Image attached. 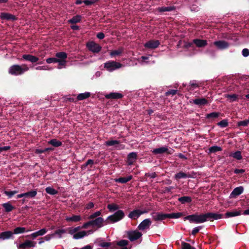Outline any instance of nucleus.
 Segmentation results:
<instances>
[{"mask_svg":"<svg viewBox=\"0 0 249 249\" xmlns=\"http://www.w3.org/2000/svg\"><path fill=\"white\" fill-rule=\"evenodd\" d=\"M43 234H28L23 237V242L20 243L18 246V249H29L34 248L36 245V242L35 240L38 235Z\"/></svg>","mask_w":249,"mask_h":249,"instance_id":"1","label":"nucleus"},{"mask_svg":"<svg viewBox=\"0 0 249 249\" xmlns=\"http://www.w3.org/2000/svg\"><path fill=\"white\" fill-rule=\"evenodd\" d=\"M107 224H109V223L108 221L107 220V218L105 220L103 217H99L84 223L82 227L83 228H87L88 227L90 226L92 228L99 229Z\"/></svg>","mask_w":249,"mask_h":249,"instance_id":"2","label":"nucleus"},{"mask_svg":"<svg viewBox=\"0 0 249 249\" xmlns=\"http://www.w3.org/2000/svg\"><path fill=\"white\" fill-rule=\"evenodd\" d=\"M29 67L25 64L22 65H14L9 69V73L11 75H18L24 73L29 70Z\"/></svg>","mask_w":249,"mask_h":249,"instance_id":"3","label":"nucleus"},{"mask_svg":"<svg viewBox=\"0 0 249 249\" xmlns=\"http://www.w3.org/2000/svg\"><path fill=\"white\" fill-rule=\"evenodd\" d=\"M185 219L189 220L191 222L200 223L204 222L207 220V213L202 214H192L188 215L184 218Z\"/></svg>","mask_w":249,"mask_h":249,"instance_id":"4","label":"nucleus"},{"mask_svg":"<svg viewBox=\"0 0 249 249\" xmlns=\"http://www.w3.org/2000/svg\"><path fill=\"white\" fill-rule=\"evenodd\" d=\"M125 216L124 213L123 211L121 210H118L113 214L109 215L107 217V220L110 224L117 222L123 219Z\"/></svg>","mask_w":249,"mask_h":249,"instance_id":"5","label":"nucleus"},{"mask_svg":"<svg viewBox=\"0 0 249 249\" xmlns=\"http://www.w3.org/2000/svg\"><path fill=\"white\" fill-rule=\"evenodd\" d=\"M122 66V64L114 61H108L104 63V68L108 71H113Z\"/></svg>","mask_w":249,"mask_h":249,"instance_id":"6","label":"nucleus"},{"mask_svg":"<svg viewBox=\"0 0 249 249\" xmlns=\"http://www.w3.org/2000/svg\"><path fill=\"white\" fill-rule=\"evenodd\" d=\"M87 47L90 51L94 53H98L102 49V47L94 41L88 42L87 44Z\"/></svg>","mask_w":249,"mask_h":249,"instance_id":"7","label":"nucleus"},{"mask_svg":"<svg viewBox=\"0 0 249 249\" xmlns=\"http://www.w3.org/2000/svg\"><path fill=\"white\" fill-rule=\"evenodd\" d=\"M105 145L107 146H114L116 150H120L124 148V144H120L118 140H109L105 142Z\"/></svg>","mask_w":249,"mask_h":249,"instance_id":"8","label":"nucleus"},{"mask_svg":"<svg viewBox=\"0 0 249 249\" xmlns=\"http://www.w3.org/2000/svg\"><path fill=\"white\" fill-rule=\"evenodd\" d=\"M213 45H215L217 49L220 50L228 49L230 46V44L225 40H218L213 42Z\"/></svg>","mask_w":249,"mask_h":249,"instance_id":"9","label":"nucleus"},{"mask_svg":"<svg viewBox=\"0 0 249 249\" xmlns=\"http://www.w3.org/2000/svg\"><path fill=\"white\" fill-rule=\"evenodd\" d=\"M160 45L158 40H150L144 44V47L147 49H154L157 48Z\"/></svg>","mask_w":249,"mask_h":249,"instance_id":"10","label":"nucleus"},{"mask_svg":"<svg viewBox=\"0 0 249 249\" xmlns=\"http://www.w3.org/2000/svg\"><path fill=\"white\" fill-rule=\"evenodd\" d=\"M152 218L156 221H162L168 218L167 213L154 212L152 213Z\"/></svg>","mask_w":249,"mask_h":249,"instance_id":"11","label":"nucleus"},{"mask_svg":"<svg viewBox=\"0 0 249 249\" xmlns=\"http://www.w3.org/2000/svg\"><path fill=\"white\" fill-rule=\"evenodd\" d=\"M151 152L155 155L162 154L165 153L171 154V152L169 151L167 146H164L159 148L153 149L151 150Z\"/></svg>","mask_w":249,"mask_h":249,"instance_id":"12","label":"nucleus"},{"mask_svg":"<svg viewBox=\"0 0 249 249\" xmlns=\"http://www.w3.org/2000/svg\"><path fill=\"white\" fill-rule=\"evenodd\" d=\"M31 231V230L27 229L25 227H17L14 229L13 233H24ZM0 233H13V232L8 231L1 232Z\"/></svg>","mask_w":249,"mask_h":249,"instance_id":"13","label":"nucleus"},{"mask_svg":"<svg viewBox=\"0 0 249 249\" xmlns=\"http://www.w3.org/2000/svg\"><path fill=\"white\" fill-rule=\"evenodd\" d=\"M151 224V221L149 218L143 220L138 226L139 230L143 231L148 229Z\"/></svg>","mask_w":249,"mask_h":249,"instance_id":"14","label":"nucleus"},{"mask_svg":"<svg viewBox=\"0 0 249 249\" xmlns=\"http://www.w3.org/2000/svg\"><path fill=\"white\" fill-rule=\"evenodd\" d=\"M144 212L140 210L136 209L131 211L128 215V217L131 219L138 218Z\"/></svg>","mask_w":249,"mask_h":249,"instance_id":"15","label":"nucleus"},{"mask_svg":"<svg viewBox=\"0 0 249 249\" xmlns=\"http://www.w3.org/2000/svg\"><path fill=\"white\" fill-rule=\"evenodd\" d=\"M244 191V188L243 186H240L235 188L230 194V198H235L236 196L240 195Z\"/></svg>","mask_w":249,"mask_h":249,"instance_id":"16","label":"nucleus"},{"mask_svg":"<svg viewBox=\"0 0 249 249\" xmlns=\"http://www.w3.org/2000/svg\"><path fill=\"white\" fill-rule=\"evenodd\" d=\"M0 18L1 19H5L7 20L15 21L17 20V18L10 13H1L0 14Z\"/></svg>","mask_w":249,"mask_h":249,"instance_id":"17","label":"nucleus"},{"mask_svg":"<svg viewBox=\"0 0 249 249\" xmlns=\"http://www.w3.org/2000/svg\"><path fill=\"white\" fill-rule=\"evenodd\" d=\"M137 159V153L132 152L129 153L127 155V164L129 165H132Z\"/></svg>","mask_w":249,"mask_h":249,"instance_id":"18","label":"nucleus"},{"mask_svg":"<svg viewBox=\"0 0 249 249\" xmlns=\"http://www.w3.org/2000/svg\"><path fill=\"white\" fill-rule=\"evenodd\" d=\"M128 243V241L124 239H122L115 242H114V245L111 246V249H116L117 248V246L120 247H127Z\"/></svg>","mask_w":249,"mask_h":249,"instance_id":"19","label":"nucleus"},{"mask_svg":"<svg viewBox=\"0 0 249 249\" xmlns=\"http://www.w3.org/2000/svg\"><path fill=\"white\" fill-rule=\"evenodd\" d=\"M106 99H119L123 97V95L120 92H110L105 95Z\"/></svg>","mask_w":249,"mask_h":249,"instance_id":"20","label":"nucleus"},{"mask_svg":"<svg viewBox=\"0 0 249 249\" xmlns=\"http://www.w3.org/2000/svg\"><path fill=\"white\" fill-rule=\"evenodd\" d=\"M208 221H213V220L220 219L222 217V214L217 213H207Z\"/></svg>","mask_w":249,"mask_h":249,"instance_id":"21","label":"nucleus"},{"mask_svg":"<svg viewBox=\"0 0 249 249\" xmlns=\"http://www.w3.org/2000/svg\"><path fill=\"white\" fill-rule=\"evenodd\" d=\"M176 9L174 6L159 7L156 9V11L159 13H162L165 12H171Z\"/></svg>","mask_w":249,"mask_h":249,"instance_id":"22","label":"nucleus"},{"mask_svg":"<svg viewBox=\"0 0 249 249\" xmlns=\"http://www.w3.org/2000/svg\"><path fill=\"white\" fill-rule=\"evenodd\" d=\"M22 58L24 60L33 63L37 62L39 60L38 57L31 54H23L22 55Z\"/></svg>","mask_w":249,"mask_h":249,"instance_id":"23","label":"nucleus"},{"mask_svg":"<svg viewBox=\"0 0 249 249\" xmlns=\"http://www.w3.org/2000/svg\"><path fill=\"white\" fill-rule=\"evenodd\" d=\"M192 42L198 48L204 47L207 45V41L204 39H194Z\"/></svg>","mask_w":249,"mask_h":249,"instance_id":"24","label":"nucleus"},{"mask_svg":"<svg viewBox=\"0 0 249 249\" xmlns=\"http://www.w3.org/2000/svg\"><path fill=\"white\" fill-rule=\"evenodd\" d=\"M82 219L80 215H72L71 216H67L66 220L69 222H77L80 221Z\"/></svg>","mask_w":249,"mask_h":249,"instance_id":"25","label":"nucleus"},{"mask_svg":"<svg viewBox=\"0 0 249 249\" xmlns=\"http://www.w3.org/2000/svg\"><path fill=\"white\" fill-rule=\"evenodd\" d=\"M132 176L130 175L125 177H121L118 178H116L115 181L116 182L121 183H125L132 179Z\"/></svg>","mask_w":249,"mask_h":249,"instance_id":"26","label":"nucleus"},{"mask_svg":"<svg viewBox=\"0 0 249 249\" xmlns=\"http://www.w3.org/2000/svg\"><path fill=\"white\" fill-rule=\"evenodd\" d=\"M90 95V92L88 91L84 93H79L77 95L76 99L77 101H82L89 98Z\"/></svg>","mask_w":249,"mask_h":249,"instance_id":"27","label":"nucleus"},{"mask_svg":"<svg viewBox=\"0 0 249 249\" xmlns=\"http://www.w3.org/2000/svg\"><path fill=\"white\" fill-rule=\"evenodd\" d=\"M193 103L198 106H203L208 104V101L204 98H196L193 100Z\"/></svg>","mask_w":249,"mask_h":249,"instance_id":"28","label":"nucleus"},{"mask_svg":"<svg viewBox=\"0 0 249 249\" xmlns=\"http://www.w3.org/2000/svg\"><path fill=\"white\" fill-rule=\"evenodd\" d=\"M241 214L240 211H230L227 212L225 214V218H230L231 217L236 216Z\"/></svg>","mask_w":249,"mask_h":249,"instance_id":"29","label":"nucleus"},{"mask_svg":"<svg viewBox=\"0 0 249 249\" xmlns=\"http://www.w3.org/2000/svg\"><path fill=\"white\" fill-rule=\"evenodd\" d=\"M178 200L181 204L190 203L192 202V198L189 196H184L179 197Z\"/></svg>","mask_w":249,"mask_h":249,"instance_id":"30","label":"nucleus"},{"mask_svg":"<svg viewBox=\"0 0 249 249\" xmlns=\"http://www.w3.org/2000/svg\"><path fill=\"white\" fill-rule=\"evenodd\" d=\"M80 227H71L68 229V233H87L86 231H78Z\"/></svg>","mask_w":249,"mask_h":249,"instance_id":"31","label":"nucleus"},{"mask_svg":"<svg viewBox=\"0 0 249 249\" xmlns=\"http://www.w3.org/2000/svg\"><path fill=\"white\" fill-rule=\"evenodd\" d=\"M48 143L51 144L54 147H57L61 146L62 145V143L61 141L57 140L56 139H53L48 141Z\"/></svg>","mask_w":249,"mask_h":249,"instance_id":"32","label":"nucleus"},{"mask_svg":"<svg viewBox=\"0 0 249 249\" xmlns=\"http://www.w3.org/2000/svg\"><path fill=\"white\" fill-rule=\"evenodd\" d=\"M189 178H190V176L189 175H187V174L182 172H178L175 175V178L176 179Z\"/></svg>","mask_w":249,"mask_h":249,"instance_id":"33","label":"nucleus"},{"mask_svg":"<svg viewBox=\"0 0 249 249\" xmlns=\"http://www.w3.org/2000/svg\"><path fill=\"white\" fill-rule=\"evenodd\" d=\"M229 157H233L237 160H241L242 159L241 152L240 151H237L235 152L230 153Z\"/></svg>","mask_w":249,"mask_h":249,"instance_id":"34","label":"nucleus"},{"mask_svg":"<svg viewBox=\"0 0 249 249\" xmlns=\"http://www.w3.org/2000/svg\"><path fill=\"white\" fill-rule=\"evenodd\" d=\"M182 213H167V216L169 218L177 219L180 218L183 215Z\"/></svg>","mask_w":249,"mask_h":249,"instance_id":"35","label":"nucleus"},{"mask_svg":"<svg viewBox=\"0 0 249 249\" xmlns=\"http://www.w3.org/2000/svg\"><path fill=\"white\" fill-rule=\"evenodd\" d=\"M225 97L228 98L230 102H233L237 100L238 95L236 94H225Z\"/></svg>","mask_w":249,"mask_h":249,"instance_id":"36","label":"nucleus"},{"mask_svg":"<svg viewBox=\"0 0 249 249\" xmlns=\"http://www.w3.org/2000/svg\"><path fill=\"white\" fill-rule=\"evenodd\" d=\"M119 206L115 203L109 204L107 205V208L110 212H113L119 209Z\"/></svg>","mask_w":249,"mask_h":249,"instance_id":"37","label":"nucleus"},{"mask_svg":"<svg viewBox=\"0 0 249 249\" xmlns=\"http://www.w3.org/2000/svg\"><path fill=\"white\" fill-rule=\"evenodd\" d=\"M46 192L50 195H55L58 194V191L51 187H47L45 188Z\"/></svg>","mask_w":249,"mask_h":249,"instance_id":"38","label":"nucleus"},{"mask_svg":"<svg viewBox=\"0 0 249 249\" xmlns=\"http://www.w3.org/2000/svg\"><path fill=\"white\" fill-rule=\"evenodd\" d=\"M2 206L6 212H10L14 209V207L9 202L3 203Z\"/></svg>","mask_w":249,"mask_h":249,"instance_id":"39","label":"nucleus"},{"mask_svg":"<svg viewBox=\"0 0 249 249\" xmlns=\"http://www.w3.org/2000/svg\"><path fill=\"white\" fill-rule=\"evenodd\" d=\"M81 19V16L80 15H76L73 17L71 19L69 20L70 23H76L79 22Z\"/></svg>","mask_w":249,"mask_h":249,"instance_id":"40","label":"nucleus"},{"mask_svg":"<svg viewBox=\"0 0 249 249\" xmlns=\"http://www.w3.org/2000/svg\"><path fill=\"white\" fill-rule=\"evenodd\" d=\"M55 56L57 59L60 60H66L67 57V54L63 52L57 53L55 54Z\"/></svg>","mask_w":249,"mask_h":249,"instance_id":"41","label":"nucleus"},{"mask_svg":"<svg viewBox=\"0 0 249 249\" xmlns=\"http://www.w3.org/2000/svg\"><path fill=\"white\" fill-rule=\"evenodd\" d=\"M221 147L217 145L212 146L209 148V152L211 153H215L218 151H221Z\"/></svg>","mask_w":249,"mask_h":249,"instance_id":"42","label":"nucleus"},{"mask_svg":"<svg viewBox=\"0 0 249 249\" xmlns=\"http://www.w3.org/2000/svg\"><path fill=\"white\" fill-rule=\"evenodd\" d=\"M123 52V48H119L118 50H113V51L110 52L109 54H110V56L113 57L114 56L120 55Z\"/></svg>","mask_w":249,"mask_h":249,"instance_id":"43","label":"nucleus"},{"mask_svg":"<svg viewBox=\"0 0 249 249\" xmlns=\"http://www.w3.org/2000/svg\"><path fill=\"white\" fill-rule=\"evenodd\" d=\"M36 195L37 191L36 190L25 193L26 197L28 198H34L36 196Z\"/></svg>","mask_w":249,"mask_h":249,"instance_id":"44","label":"nucleus"},{"mask_svg":"<svg viewBox=\"0 0 249 249\" xmlns=\"http://www.w3.org/2000/svg\"><path fill=\"white\" fill-rule=\"evenodd\" d=\"M142 234H128L127 238L132 242L139 239Z\"/></svg>","mask_w":249,"mask_h":249,"instance_id":"45","label":"nucleus"},{"mask_svg":"<svg viewBox=\"0 0 249 249\" xmlns=\"http://www.w3.org/2000/svg\"><path fill=\"white\" fill-rule=\"evenodd\" d=\"M55 234H47L44 237H41L38 239L39 240L38 244H41L44 242V241H49L51 238L52 236L54 235Z\"/></svg>","mask_w":249,"mask_h":249,"instance_id":"46","label":"nucleus"},{"mask_svg":"<svg viewBox=\"0 0 249 249\" xmlns=\"http://www.w3.org/2000/svg\"><path fill=\"white\" fill-rule=\"evenodd\" d=\"M101 213H102L101 210L96 211L95 213H92L91 214H90V215H89L88 218L89 219H93L95 218H96L97 217H100V216L101 215Z\"/></svg>","mask_w":249,"mask_h":249,"instance_id":"47","label":"nucleus"},{"mask_svg":"<svg viewBox=\"0 0 249 249\" xmlns=\"http://www.w3.org/2000/svg\"><path fill=\"white\" fill-rule=\"evenodd\" d=\"M219 113L217 112H213L206 115V118H216L219 116Z\"/></svg>","mask_w":249,"mask_h":249,"instance_id":"48","label":"nucleus"},{"mask_svg":"<svg viewBox=\"0 0 249 249\" xmlns=\"http://www.w3.org/2000/svg\"><path fill=\"white\" fill-rule=\"evenodd\" d=\"M217 125L222 128H224L228 125V122L226 119L222 120L217 123Z\"/></svg>","mask_w":249,"mask_h":249,"instance_id":"49","label":"nucleus"},{"mask_svg":"<svg viewBox=\"0 0 249 249\" xmlns=\"http://www.w3.org/2000/svg\"><path fill=\"white\" fill-rule=\"evenodd\" d=\"M18 193V191L14 190V191H5L4 192V194L7 196L9 198L12 197L14 195Z\"/></svg>","mask_w":249,"mask_h":249,"instance_id":"50","label":"nucleus"},{"mask_svg":"<svg viewBox=\"0 0 249 249\" xmlns=\"http://www.w3.org/2000/svg\"><path fill=\"white\" fill-rule=\"evenodd\" d=\"M114 244V242H103L100 244V246L103 248L109 247L110 248V249H111V246H113Z\"/></svg>","mask_w":249,"mask_h":249,"instance_id":"51","label":"nucleus"},{"mask_svg":"<svg viewBox=\"0 0 249 249\" xmlns=\"http://www.w3.org/2000/svg\"><path fill=\"white\" fill-rule=\"evenodd\" d=\"M249 124V120H245L239 121L237 123L238 126H246Z\"/></svg>","mask_w":249,"mask_h":249,"instance_id":"52","label":"nucleus"},{"mask_svg":"<svg viewBox=\"0 0 249 249\" xmlns=\"http://www.w3.org/2000/svg\"><path fill=\"white\" fill-rule=\"evenodd\" d=\"M65 100L66 101H70L71 102H76L77 101L76 98L75 97V96H66L65 97Z\"/></svg>","mask_w":249,"mask_h":249,"instance_id":"53","label":"nucleus"},{"mask_svg":"<svg viewBox=\"0 0 249 249\" xmlns=\"http://www.w3.org/2000/svg\"><path fill=\"white\" fill-rule=\"evenodd\" d=\"M57 61H58V59L55 57H50L46 59V62L48 64L56 63Z\"/></svg>","mask_w":249,"mask_h":249,"instance_id":"54","label":"nucleus"},{"mask_svg":"<svg viewBox=\"0 0 249 249\" xmlns=\"http://www.w3.org/2000/svg\"><path fill=\"white\" fill-rule=\"evenodd\" d=\"M182 249H196L192 247L189 243L183 242L182 244Z\"/></svg>","mask_w":249,"mask_h":249,"instance_id":"55","label":"nucleus"},{"mask_svg":"<svg viewBox=\"0 0 249 249\" xmlns=\"http://www.w3.org/2000/svg\"><path fill=\"white\" fill-rule=\"evenodd\" d=\"M145 176L149 177L151 178H154L157 177V175L155 172L153 173H146Z\"/></svg>","mask_w":249,"mask_h":249,"instance_id":"56","label":"nucleus"},{"mask_svg":"<svg viewBox=\"0 0 249 249\" xmlns=\"http://www.w3.org/2000/svg\"><path fill=\"white\" fill-rule=\"evenodd\" d=\"M177 90L176 89H171L165 92V95L166 96H168L170 95H175L177 92Z\"/></svg>","mask_w":249,"mask_h":249,"instance_id":"57","label":"nucleus"},{"mask_svg":"<svg viewBox=\"0 0 249 249\" xmlns=\"http://www.w3.org/2000/svg\"><path fill=\"white\" fill-rule=\"evenodd\" d=\"M189 86L193 88V89L198 87V84L195 80L191 81L189 83Z\"/></svg>","mask_w":249,"mask_h":249,"instance_id":"58","label":"nucleus"},{"mask_svg":"<svg viewBox=\"0 0 249 249\" xmlns=\"http://www.w3.org/2000/svg\"><path fill=\"white\" fill-rule=\"evenodd\" d=\"M242 54L244 57H247L249 56V50L247 48L243 49Z\"/></svg>","mask_w":249,"mask_h":249,"instance_id":"59","label":"nucleus"},{"mask_svg":"<svg viewBox=\"0 0 249 249\" xmlns=\"http://www.w3.org/2000/svg\"><path fill=\"white\" fill-rule=\"evenodd\" d=\"M13 234H0V239L4 240L10 238Z\"/></svg>","mask_w":249,"mask_h":249,"instance_id":"60","label":"nucleus"},{"mask_svg":"<svg viewBox=\"0 0 249 249\" xmlns=\"http://www.w3.org/2000/svg\"><path fill=\"white\" fill-rule=\"evenodd\" d=\"M202 228V226H201L196 227L193 229L191 233H196L199 232Z\"/></svg>","mask_w":249,"mask_h":249,"instance_id":"61","label":"nucleus"},{"mask_svg":"<svg viewBox=\"0 0 249 249\" xmlns=\"http://www.w3.org/2000/svg\"><path fill=\"white\" fill-rule=\"evenodd\" d=\"M10 149V146L0 147V153L2 151H7Z\"/></svg>","mask_w":249,"mask_h":249,"instance_id":"62","label":"nucleus"},{"mask_svg":"<svg viewBox=\"0 0 249 249\" xmlns=\"http://www.w3.org/2000/svg\"><path fill=\"white\" fill-rule=\"evenodd\" d=\"M94 206V204L93 202H90L86 205V209L89 210V209L93 208Z\"/></svg>","mask_w":249,"mask_h":249,"instance_id":"63","label":"nucleus"},{"mask_svg":"<svg viewBox=\"0 0 249 249\" xmlns=\"http://www.w3.org/2000/svg\"><path fill=\"white\" fill-rule=\"evenodd\" d=\"M97 37L100 39H102L105 37V34L102 32H99L97 34Z\"/></svg>","mask_w":249,"mask_h":249,"instance_id":"64","label":"nucleus"}]
</instances>
